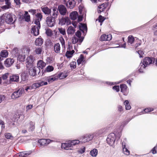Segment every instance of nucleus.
<instances>
[{
	"label": "nucleus",
	"mask_w": 157,
	"mask_h": 157,
	"mask_svg": "<svg viewBox=\"0 0 157 157\" xmlns=\"http://www.w3.org/2000/svg\"><path fill=\"white\" fill-rule=\"evenodd\" d=\"M58 10L60 14L62 15H65L67 10L65 7L63 5H61L58 7Z\"/></svg>",
	"instance_id": "obj_12"
},
{
	"label": "nucleus",
	"mask_w": 157,
	"mask_h": 157,
	"mask_svg": "<svg viewBox=\"0 0 157 157\" xmlns=\"http://www.w3.org/2000/svg\"><path fill=\"white\" fill-rule=\"evenodd\" d=\"M75 31V29L73 27L70 26L67 30V33L68 34H72L74 33Z\"/></svg>",
	"instance_id": "obj_29"
},
{
	"label": "nucleus",
	"mask_w": 157,
	"mask_h": 157,
	"mask_svg": "<svg viewBox=\"0 0 157 157\" xmlns=\"http://www.w3.org/2000/svg\"><path fill=\"white\" fill-rule=\"evenodd\" d=\"M80 141L78 140H71L66 143H63L61 144V148L66 150H71V148L74 146L79 144Z\"/></svg>",
	"instance_id": "obj_5"
},
{
	"label": "nucleus",
	"mask_w": 157,
	"mask_h": 157,
	"mask_svg": "<svg viewBox=\"0 0 157 157\" xmlns=\"http://www.w3.org/2000/svg\"><path fill=\"white\" fill-rule=\"evenodd\" d=\"M32 89H35L39 87V83H35L33 84L31 86Z\"/></svg>",
	"instance_id": "obj_49"
},
{
	"label": "nucleus",
	"mask_w": 157,
	"mask_h": 157,
	"mask_svg": "<svg viewBox=\"0 0 157 157\" xmlns=\"http://www.w3.org/2000/svg\"><path fill=\"white\" fill-rule=\"evenodd\" d=\"M154 110V109L153 108H148L146 109H145L144 111V112L146 113H147L149 112H150L153 111Z\"/></svg>",
	"instance_id": "obj_53"
},
{
	"label": "nucleus",
	"mask_w": 157,
	"mask_h": 157,
	"mask_svg": "<svg viewBox=\"0 0 157 157\" xmlns=\"http://www.w3.org/2000/svg\"><path fill=\"white\" fill-rule=\"evenodd\" d=\"M76 63L75 61H73L71 62L70 66L71 69H75L76 67Z\"/></svg>",
	"instance_id": "obj_46"
},
{
	"label": "nucleus",
	"mask_w": 157,
	"mask_h": 157,
	"mask_svg": "<svg viewBox=\"0 0 157 157\" xmlns=\"http://www.w3.org/2000/svg\"><path fill=\"white\" fill-rule=\"evenodd\" d=\"M22 54L27 55L29 54L30 50L29 48L27 46H24L21 49Z\"/></svg>",
	"instance_id": "obj_20"
},
{
	"label": "nucleus",
	"mask_w": 157,
	"mask_h": 157,
	"mask_svg": "<svg viewBox=\"0 0 157 157\" xmlns=\"http://www.w3.org/2000/svg\"><path fill=\"white\" fill-rule=\"evenodd\" d=\"M40 68H42L44 67L46 65L45 63L43 61L41 60H40Z\"/></svg>",
	"instance_id": "obj_50"
},
{
	"label": "nucleus",
	"mask_w": 157,
	"mask_h": 157,
	"mask_svg": "<svg viewBox=\"0 0 157 157\" xmlns=\"http://www.w3.org/2000/svg\"><path fill=\"white\" fill-rule=\"evenodd\" d=\"M14 61V60L13 59L8 58L5 61L4 64L6 67H9L13 64Z\"/></svg>",
	"instance_id": "obj_15"
},
{
	"label": "nucleus",
	"mask_w": 157,
	"mask_h": 157,
	"mask_svg": "<svg viewBox=\"0 0 157 157\" xmlns=\"http://www.w3.org/2000/svg\"><path fill=\"white\" fill-rule=\"evenodd\" d=\"M54 70V67L52 66L49 65L46 68L45 71L47 72H50L53 71Z\"/></svg>",
	"instance_id": "obj_43"
},
{
	"label": "nucleus",
	"mask_w": 157,
	"mask_h": 157,
	"mask_svg": "<svg viewBox=\"0 0 157 157\" xmlns=\"http://www.w3.org/2000/svg\"><path fill=\"white\" fill-rule=\"evenodd\" d=\"M42 10L45 14H49L50 13V9L47 7L42 8Z\"/></svg>",
	"instance_id": "obj_35"
},
{
	"label": "nucleus",
	"mask_w": 157,
	"mask_h": 157,
	"mask_svg": "<svg viewBox=\"0 0 157 157\" xmlns=\"http://www.w3.org/2000/svg\"><path fill=\"white\" fill-rule=\"evenodd\" d=\"M83 37H82L81 38H78L75 36H73L72 39V43L73 44H75L76 43L78 42L79 43H81L83 41Z\"/></svg>",
	"instance_id": "obj_19"
},
{
	"label": "nucleus",
	"mask_w": 157,
	"mask_h": 157,
	"mask_svg": "<svg viewBox=\"0 0 157 157\" xmlns=\"http://www.w3.org/2000/svg\"><path fill=\"white\" fill-rule=\"evenodd\" d=\"M10 8H11V6L6 4L1 7V8L3 10L8 9Z\"/></svg>",
	"instance_id": "obj_48"
},
{
	"label": "nucleus",
	"mask_w": 157,
	"mask_h": 157,
	"mask_svg": "<svg viewBox=\"0 0 157 157\" xmlns=\"http://www.w3.org/2000/svg\"><path fill=\"white\" fill-rule=\"evenodd\" d=\"M41 132L44 136H46L47 135V130L44 126H42L41 127Z\"/></svg>",
	"instance_id": "obj_42"
},
{
	"label": "nucleus",
	"mask_w": 157,
	"mask_h": 157,
	"mask_svg": "<svg viewBox=\"0 0 157 157\" xmlns=\"http://www.w3.org/2000/svg\"><path fill=\"white\" fill-rule=\"evenodd\" d=\"M78 16V13L76 11H73L71 12L70 15V17L71 19L74 20H75Z\"/></svg>",
	"instance_id": "obj_26"
},
{
	"label": "nucleus",
	"mask_w": 157,
	"mask_h": 157,
	"mask_svg": "<svg viewBox=\"0 0 157 157\" xmlns=\"http://www.w3.org/2000/svg\"><path fill=\"white\" fill-rule=\"evenodd\" d=\"M0 125H2V129L3 130V129H4L5 127L4 123L1 120H0Z\"/></svg>",
	"instance_id": "obj_59"
},
{
	"label": "nucleus",
	"mask_w": 157,
	"mask_h": 157,
	"mask_svg": "<svg viewBox=\"0 0 157 157\" xmlns=\"http://www.w3.org/2000/svg\"><path fill=\"white\" fill-rule=\"evenodd\" d=\"M57 79V78L55 77V76L49 78L48 79V82H52L56 81Z\"/></svg>",
	"instance_id": "obj_52"
},
{
	"label": "nucleus",
	"mask_w": 157,
	"mask_h": 157,
	"mask_svg": "<svg viewBox=\"0 0 157 157\" xmlns=\"http://www.w3.org/2000/svg\"><path fill=\"white\" fill-rule=\"evenodd\" d=\"M85 150L86 148L85 147H84L82 148H80L79 150L77 151V152L79 153L82 154L85 152Z\"/></svg>",
	"instance_id": "obj_51"
},
{
	"label": "nucleus",
	"mask_w": 157,
	"mask_h": 157,
	"mask_svg": "<svg viewBox=\"0 0 157 157\" xmlns=\"http://www.w3.org/2000/svg\"><path fill=\"white\" fill-rule=\"evenodd\" d=\"M24 90L22 89L14 92L11 95L12 98L15 99L19 98L24 93Z\"/></svg>",
	"instance_id": "obj_7"
},
{
	"label": "nucleus",
	"mask_w": 157,
	"mask_h": 157,
	"mask_svg": "<svg viewBox=\"0 0 157 157\" xmlns=\"http://www.w3.org/2000/svg\"><path fill=\"white\" fill-rule=\"evenodd\" d=\"M21 82L23 83V82H25L28 79L27 76L25 73H22L21 76Z\"/></svg>",
	"instance_id": "obj_37"
},
{
	"label": "nucleus",
	"mask_w": 157,
	"mask_h": 157,
	"mask_svg": "<svg viewBox=\"0 0 157 157\" xmlns=\"http://www.w3.org/2000/svg\"><path fill=\"white\" fill-rule=\"evenodd\" d=\"M53 13L52 14V16L51 17L54 19H55V18L57 16V15L58 14V10L57 9H53Z\"/></svg>",
	"instance_id": "obj_38"
},
{
	"label": "nucleus",
	"mask_w": 157,
	"mask_h": 157,
	"mask_svg": "<svg viewBox=\"0 0 157 157\" xmlns=\"http://www.w3.org/2000/svg\"><path fill=\"white\" fill-rule=\"evenodd\" d=\"M33 107V105H32L30 104L27 105L26 107V111H28L30 109H31Z\"/></svg>",
	"instance_id": "obj_60"
},
{
	"label": "nucleus",
	"mask_w": 157,
	"mask_h": 157,
	"mask_svg": "<svg viewBox=\"0 0 157 157\" xmlns=\"http://www.w3.org/2000/svg\"><path fill=\"white\" fill-rule=\"evenodd\" d=\"M146 67L147 66L141 62L138 67V71L140 73L144 72V70Z\"/></svg>",
	"instance_id": "obj_24"
},
{
	"label": "nucleus",
	"mask_w": 157,
	"mask_h": 157,
	"mask_svg": "<svg viewBox=\"0 0 157 157\" xmlns=\"http://www.w3.org/2000/svg\"><path fill=\"white\" fill-rule=\"evenodd\" d=\"M8 73H6L2 75V78L3 80H6L8 77Z\"/></svg>",
	"instance_id": "obj_55"
},
{
	"label": "nucleus",
	"mask_w": 157,
	"mask_h": 157,
	"mask_svg": "<svg viewBox=\"0 0 157 157\" xmlns=\"http://www.w3.org/2000/svg\"><path fill=\"white\" fill-rule=\"evenodd\" d=\"M121 132H118L117 134L116 132H113L110 133L107 136L106 141L109 145L113 146L115 141L116 138H117L119 139L121 136Z\"/></svg>",
	"instance_id": "obj_2"
},
{
	"label": "nucleus",
	"mask_w": 157,
	"mask_h": 157,
	"mask_svg": "<svg viewBox=\"0 0 157 157\" xmlns=\"http://www.w3.org/2000/svg\"><path fill=\"white\" fill-rule=\"evenodd\" d=\"M79 30L82 32L83 33H86L87 31V27L86 25L84 24H81V25L79 27Z\"/></svg>",
	"instance_id": "obj_23"
},
{
	"label": "nucleus",
	"mask_w": 157,
	"mask_h": 157,
	"mask_svg": "<svg viewBox=\"0 0 157 157\" xmlns=\"http://www.w3.org/2000/svg\"><path fill=\"white\" fill-rule=\"evenodd\" d=\"M26 127L29 128V131H32L34 129V124L33 122H30L27 124Z\"/></svg>",
	"instance_id": "obj_27"
},
{
	"label": "nucleus",
	"mask_w": 157,
	"mask_h": 157,
	"mask_svg": "<svg viewBox=\"0 0 157 157\" xmlns=\"http://www.w3.org/2000/svg\"><path fill=\"white\" fill-rule=\"evenodd\" d=\"M92 139V135L91 133L85 134L82 137V142L84 143L88 142Z\"/></svg>",
	"instance_id": "obj_9"
},
{
	"label": "nucleus",
	"mask_w": 157,
	"mask_h": 157,
	"mask_svg": "<svg viewBox=\"0 0 157 157\" xmlns=\"http://www.w3.org/2000/svg\"><path fill=\"white\" fill-rule=\"evenodd\" d=\"M122 144L123 152L124 154L129 155L130 154V151L127 148L125 143L124 142H122Z\"/></svg>",
	"instance_id": "obj_17"
},
{
	"label": "nucleus",
	"mask_w": 157,
	"mask_h": 157,
	"mask_svg": "<svg viewBox=\"0 0 157 157\" xmlns=\"http://www.w3.org/2000/svg\"><path fill=\"white\" fill-rule=\"evenodd\" d=\"M134 40V39L133 36H129L128 37V42L130 44H132Z\"/></svg>",
	"instance_id": "obj_45"
},
{
	"label": "nucleus",
	"mask_w": 157,
	"mask_h": 157,
	"mask_svg": "<svg viewBox=\"0 0 157 157\" xmlns=\"http://www.w3.org/2000/svg\"><path fill=\"white\" fill-rule=\"evenodd\" d=\"M60 42L63 47L65 48V41L63 38H62L61 40H60Z\"/></svg>",
	"instance_id": "obj_63"
},
{
	"label": "nucleus",
	"mask_w": 157,
	"mask_h": 157,
	"mask_svg": "<svg viewBox=\"0 0 157 157\" xmlns=\"http://www.w3.org/2000/svg\"><path fill=\"white\" fill-rule=\"evenodd\" d=\"M155 60V59L152 57H146L143 60L142 63L147 66V65L151 64L153 62L154 63Z\"/></svg>",
	"instance_id": "obj_10"
},
{
	"label": "nucleus",
	"mask_w": 157,
	"mask_h": 157,
	"mask_svg": "<svg viewBox=\"0 0 157 157\" xmlns=\"http://www.w3.org/2000/svg\"><path fill=\"white\" fill-rule=\"evenodd\" d=\"M99 21L100 23L102 22L105 20V18L101 15H100L98 17Z\"/></svg>",
	"instance_id": "obj_54"
},
{
	"label": "nucleus",
	"mask_w": 157,
	"mask_h": 157,
	"mask_svg": "<svg viewBox=\"0 0 157 157\" xmlns=\"http://www.w3.org/2000/svg\"><path fill=\"white\" fill-rule=\"evenodd\" d=\"M75 52V51L74 50H72L71 51H67L66 53V56L67 58H71L72 56V55Z\"/></svg>",
	"instance_id": "obj_32"
},
{
	"label": "nucleus",
	"mask_w": 157,
	"mask_h": 157,
	"mask_svg": "<svg viewBox=\"0 0 157 157\" xmlns=\"http://www.w3.org/2000/svg\"><path fill=\"white\" fill-rule=\"evenodd\" d=\"M48 84L47 82H43L41 81L40 82V86H43V85H46Z\"/></svg>",
	"instance_id": "obj_64"
},
{
	"label": "nucleus",
	"mask_w": 157,
	"mask_h": 157,
	"mask_svg": "<svg viewBox=\"0 0 157 157\" xmlns=\"http://www.w3.org/2000/svg\"><path fill=\"white\" fill-rule=\"evenodd\" d=\"M113 89L117 92H118L120 90V87L119 86H115L113 87Z\"/></svg>",
	"instance_id": "obj_57"
},
{
	"label": "nucleus",
	"mask_w": 157,
	"mask_h": 157,
	"mask_svg": "<svg viewBox=\"0 0 157 157\" xmlns=\"http://www.w3.org/2000/svg\"><path fill=\"white\" fill-rule=\"evenodd\" d=\"M5 98V96L3 95H0V103H1Z\"/></svg>",
	"instance_id": "obj_62"
},
{
	"label": "nucleus",
	"mask_w": 157,
	"mask_h": 157,
	"mask_svg": "<svg viewBox=\"0 0 157 157\" xmlns=\"http://www.w3.org/2000/svg\"><path fill=\"white\" fill-rule=\"evenodd\" d=\"M120 88L121 89V92L123 93L124 95H127L128 94L127 91V87L126 85L125 84H122L120 85Z\"/></svg>",
	"instance_id": "obj_18"
},
{
	"label": "nucleus",
	"mask_w": 157,
	"mask_h": 157,
	"mask_svg": "<svg viewBox=\"0 0 157 157\" xmlns=\"http://www.w3.org/2000/svg\"><path fill=\"white\" fill-rule=\"evenodd\" d=\"M34 58L31 55L29 56L26 59V67L27 70H28L29 74L33 76L36 75V70L35 67H33V62Z\"/></svg>",
	"instance_id": "obj_1"
},
{
	"label": "nucleus",
	"mask_w": 157,
	"mask_h": 157,
	"mask_svg": "<svg viewBox=\"0 0 157 157\" xmlns=\"http://www.w3.org/2000/svg\"><path fill=\"white\" fill-rule=\"evenodd\" d=\"M124 104L125 106V109L126 110H129L131 109V107L128 100H125L124 102Z\"/></svg>",
	"instance_id": "obj_39"
},
{
	"label": "nucleus",
	"mask_w": 157,
	"mask_h": 157,
	"mask_svg": "<svg viewBox=\"0 0 157 157\" xmlns=\"http://www.w3.org/2000/svg\"><path fill=\"white\" fill-rule=\"evenodd\" d=\"M35 17L34 19V23L36 25L32 28V33L34 36H36L39 34V13H37L35 15Z\"/></svg>",
	"instance_id": "obj_4"
},
{
	"label": "nucleus",
	"mask_w": 157,
	"mask_h": 157,
	"mask_svg": "<svg viewBox=\"0 0 157 157\" xmlns=\"http://www.w3.org/2000/svg\"><path fill=\"white\" fill-rule=\"evenodd\" d=\"M10 80L12 82H17L19 80V76L18 75H14L10 77Z\"/></svg>",
	"instance_id": "obj_21"
},
{
	"label": "nucleus",
	"mask_w": 157,
	"mask_h": 157,
	"mask_svg": "<svg viewBox=\"0 0 157 157\" xmlns=\"http://www.w3.org/2000/svg\"><path fill=\"white\" fill-rule=\"evenodd\" d=\"M5 137L7 139H12L13 138V136L10 133H7L5 134Z\"/></svg>",
	"instance_id": "obj_47"
},
{
	"label": "nucleus",
	"mask_w": 157,
	"mask_h": 157,
	"mask_svg": "<svg viewBox=\"0 0 157 157\" xmlns=\"http://www.w3.org/2000/svg\"><path fill=\"white\" fill-rule=\"evenodd\" d=\"M67 76V74L65 73H61L58 75L59 78L60 79L65 78Z\"/></svg>",
	"instance_id": "obj_40"
},
{
	"label": "nucleus",
	"mask_w": 157,
	"mask_h": 157,
	"mask_svg": "<svg viewBox=\"0 0 157 157\" xmlns=\"http://www.w3.org/2000/svg\"><path fill=\"white\" fill-rule=\"evenodd\" d=\"M46 22L48 26L52 27L55 25V19L52 17H48L47 19Z\"/></svg>",
	"instance_id": "obj_11"
},
{
	"label": "nucleus",
	"mask_w": 157,
	"mask_h": 157,
	"mask_svg": "<svg viewBox=\"0 0 157 157\" xmlns=\"http://www.w3.org/2000/svg\"><path fill=\"white\" fill-rule=\"evenodd\" d=\"M25 55L23 54H20L17 57H18V59L21 61H24L25 58Z\"/></svg>",
	"instance_id": "obj_34"
},
{
	"label": "nucleus",
	"mask_w": 157,
	"mask_h": 157,
	"mask_svg": "<svg viewBox=\"0 0 157 157\" xmlns=\"http://www.w3.org/2000/svg\"><path fill=\"white\" fill-rule=\"evenodd\" d=\"M84 56L81 54L79 58L77 60V62L78 65H79L82 62H83Z\"/></svg>",
	"instance_id": "obj_33"
},
{
	"label": "nucleus",
	"mask_w": 157,
	"mask_h": 157,
	"mask_svg": "<svg viewBox=\"0 0 157 157\" xmlns=\"http://www.w3.org/2000/svg\"><path fill=\"white\" fill-rule=\"evenodd\" d=\"M13 57H17L19 55V50L18 48H13L11 52Z\"/></svg>",
	"instance_id": "obj_25"
},
{
	"label": "nucleus",
	"mask_w": 157,
	"mask_h": 157,
	"mask_svg": "<svg viewBox=\"0 0 157 157\" xmlns=\"http://www.w3.org/2000/svg\"><path fill=\"white\" fill-rule=\"evenodd\" d=\"M105 131V128H102L96 131L93 134H91L93 139L95 140H98L100 137L102 136V133Z\"/></svg>",
	"instance_id": "obj_6"
},
{
	"label": "nucleus",
	"mask_w": 157,
	"mask_h": 157,
	"mask_svg": "<svg viewBox=\"0 0 157 157\" xmlns=\"http://www.w3.org/2000/svg\"><path fill=\"white\" fill-rule=\"evenodd\" d=\"M69 20L68 17L63 18L59 20V24L61 25H63Z\"/></svg>",
	"instance_id": "obj_28"
},
{
	"label": "nucleus",
	"mask_w": 157,
	"mask_h": 157,
	"mask_svg": "<svg viewBox=\"0 0 157 157\" xmlns=\"http://www.w3.org/2000/svg\"><path fill=\"white\" fill-rule=\"evenodd\" d=\"M53 140L50 139H40V145H47L51 142H53Z\"/></svg>",
	"instance_id": "obj_16"
},
{
	"label": "nucleus",
	"mask_w": 157,
	"mask_h": 157,
	"mask_svg": "<svg viewBox=\"0 0 157 157\" xmlns=\"http://www.w3.org/2000/svg\"><path fill=\"white\" fill-rule=\"evenodd\" d=\"M1 18L3 22L5 21L7 23L10 24L13 23L16 20L15 15L7 13L3 14Z\"/></svg>",
	"instance_id": "obj_3"
},
{
	"label": "nucleus",
	"mask_w": 157,
	"mask_h": 157,
	"mask_svg": "<svg viewBox=\"0 0 157 157\" xmlns=\"http://www.w3.org/2000/svg\"><path fill=\"white\" fill-rule=\"evenodd\" d=\"M24 19L25 21L29 22L30 21V16L29 15L24 16Z\"/></svg>",
	"instance_id": "obj_58"
},
{
	"label": "nucleus",
	"mask_w": 157,
	"mask_h": 157,
	"mask_svg": "<svg viewBox=\"0 0 157 157\" xmlns=\"http://www.w3.org/2000/svg\"><path fill=\"white\" fill-rule=\"evenodd\" d=\"M45 33L47 36H51L52 35V31L50 29H46Z\"/></svg>",
	"instance_id": "obj_41"
},
{
	"label": "nucleus",
	"mask_w": 157,
	"mask_h": 157,
	"mask_svg": "<svg viewBox=\"0 0 157 157\" xmlns=\"http://www.w3.org/2000/svg\"><path fill=\"white\" fill-rule=\"evenodd\" d=\"M38 10L31 9L29 10V12L32 13L33 15H34L36 13V11H37Z\"/></svg>",
	"instance_id": "obj_61"
},
{
	"label": "nucleus",
	"mask_w": 157,
	"mask_h": 157,
	"mask_svg": "<svg viewBox=\"0 0 157 157\" xmlns=\"http://www.w3.org/2000/svg\"><path fill=\"white\" fill-rule=\"evenodd\" d=\"M60 44L59 43L55 44L54 46V50L55 52L58 53L60 52Z\"/></svg>",
	"instance_id": "obj_31"
},
{
	"label": "nucleus",
	"mask_w": 157,
	"mask_h": 157,
	"mask_svg": "<svg viewBox=\"0 0 157 157\" xmlns=\"http://www.w3.org/2000/svg\"><path fill=\"white\" fill-rule=\"evenodd\" d=\"M98 150L94 148L90 152V155L93 157H96L98 154Z\"/></svg>",
	"instance_id": "obj_30"
},
{
	"label": "nucleus",
	"mask_w": 157,
	"mask_h": 157,
	"mask_svg": "<svg viewBox=\"0 0 157 157\" xmlns=\"http://www.w3.org/2000/svg\"><path fill=\"white\" fill-rule=\"evenodd\" d=\"M75 35L77 37H78V38H81L82 37H81V33L80 32L79 30L77 31V32L75 33Z\"/></svg>",
	"instance_id": "obj_56"
},
{
	"label": "nucleus",
	"mask_w": 157,
	"mask_h": 157,
	"mask_svg": "<svg viewBox=\"0 0 157 157\" xmlns=\"http://www.w3.org/2000/svg\"><path fill=\"white\" fill-rule=\"evenodd\" d=\"M112 36L111 35L109 34L106 35V34L102 35L100 37V40L101 41L107 40L109 41L111 40Z\"/></svg>",
	"instance_id": "obj_14"
},
{
	"label": "nucleus",
	"mask_w": 157,
	"mask_h": 157,
	"mask_svg": "<svg viewBox=\"0 0 157 157\" xmlns=\"http://www.w3.org/2000/svg\"><path fill=\"white\" fill-rule=\"evenodd\" d=\"M109 5V2L105 3L99 5L98 6L97 12L98 13L100 14L102 12L104 11L105 8L107 7Z\"/></svg>",
	"instance_id": "obj_8"
},
{
	"label": "nucleus",
	"mask_w": 157,
	"mask_h": 157,
	"mask_svg": "<svg viewBox=\"0 0 157 157\" xmlns=\"http://www.w3.org/2000/svg\"><path fill=\"white\" fill-rule=\"evenodd\" d=\"M79 10L80 13L81 14L82 16H86V10L84 7L82 6H79Z\"/></svg>",
	"instance_id": "obj_22"
},
{
	"label": "nucleus",
	"mask_w": 157,
	"mask_h": 157,
	"mask_svg": "<svg viewBox=\"0 0 157 157\" xmlns=\"http://www.w3.org/2000/svg\"><path fill=\"white\" fill-rule=\"evenodd\" d=\"M1 56L2 57H6L8 56V53L7 50H3L1 52Z\"/></svg>",
	"instance_id": "obj_36"
},
{
	"label": "nucleus",
	"mask_w": 157,
	"mask_h": 157,
	"mask_svg": "<svg viewBox=\"0 0 157 157\" xmlns=\"http://www.w3.org/2000/svg\"><path fill=\"white\" fill-rule=\"evenodd\" d=\"M58 30L59 31V32L60 34H62L63 35H66V31L65 29H64L62 28H59Z\"/></svg>",
	"instance_id": "obj_44"
},
{
	"label": "nucleus",
	"mask_w": 157,
	"mask_h": 157,
	"mask_svg": "<svg viewBox=\"0 0 157 157\" xmlns=\"http://www.w3.org/2000/svg\"><path fill=\"white\" fill-rule=\"evenodd\" d=\"M76 3L74 0H68L66 5L67 7L70 9L73 8L76 6Z\"/></svg>",
	"instance_id": "obj_13"
}]
</instances>
